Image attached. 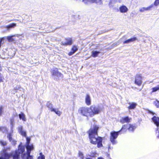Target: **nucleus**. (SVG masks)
Listing matches in <instances>:
<instances>
[{
  "label": "nucleus",
  "mask_w": 159,
  "mask_h": 159,
  "mask_svg": "<svg viewBox=\"0 0 159 159\" xmlns=\"http://www.w3.org/2000/svg\"><path fill=\"white\" fill-rule=\"evenodd\" d=\"M40 156L38 157V159H45L44 156L43 155L42 153H40Z\"/></svg>",
  "instance_id": "36"
},
{
  "label": "nucleus",
  "mask_w": 159,
  "mask_h": 159,
  "mask_svg": "<svg viewBox=\"0 0 159 159\" xmlns=\"http://www.w3.org/2000/svg\"><path fill=\"white\" fill-rule=\"evenodd\" d=\"M100 53V52L99 51H93L92 52L91 56L93 57H96L98 56Z\"/></svg>",
  "instance_id": "21"
},
{
  "label": "nucleus",
  "mask_w": 159,
  "mask_h": 159,
  "mask_svg": "<svg viewBox=\"0 0 159 159\" xmlns=\"http://www.w3.org/2000/svg\"><path fill=\"white\" fill-rule=\"evenodd\" d=\"M154 5L155 6L159 5V0H156L154 2Z\"/></svg>",
  "instance_id": "41"
},
{
  "label": "nucleus",
  "mask_w": 159,
  "mask_h": 159,
  "mask_svg": "<svg viewBox=\"0 0 159 159\" xmlns=\"http://www.w3.org/2000/svg\"><path fill=\"white\" fill-rule=\"evenodd\" d=\"M16 26V24L12 23L7 25L6 27L7 29H10L14 28Z\"/></svg>",
  "instance_id": "22"
},
{
  "label": "nucleus",
  "mask_w": 159,
  "mask_h": 159,
  "mask_svg": "<svg viewBox=\"0 0 159 159\" xmlns=\"http://www.w3.org/2000/svg\"><path fill=\"white\" fill-rule=\"evenodd\" d=\"M149 7H147V8L143 7L142 8H141L140 9L139 11L141 12H143V11H144L148 10L149 9Z\"/></svg>",
  "instance_id": "37"
},
{
  "label": "nucleus",
  "mask_w": 159,
  "mask_h": 159,
  "mask_svg": "<svg viewBox=\"0 0 159 159\" xmlns=\"http://www.w3.org/2000/svg\"><path fill=\"white\" fill-rule=\"evenodd\" d=\"M7 39L9 42H12L14 41V39L12 38V36H7Z\"/></svg>",
  "instance_id": "34"
},
{
  "label": "nucleus",
  "mask_w": 159,
  "mask_h": 159,
  "mask_svg": "<svg viewBox=\"0 0 159 159\" xmlns=\"http://www.w3.org/2000/svg\"><path fill=\"white\" fill-rule=\"evenodd\" d=\"M151 119L153 123L157 126L155 130L156 133H157L159 129V117L154 116Z\"/></svg>",
  "instance_id": "10"
},
{
  "label": "nucleus",
  "mask_w": 159,
  "mask_h": 159,
  "mask_svg": "<svg viewBox=\"0 0 159 159\" xmlns=\"http://www.w3.org/2000/svg\"><path fill=\"white\" fill-rule=\"evenodd\" d=\"M89 108V110L91 111H89V116L91 117H93L95 115L100 113L102 111V108L98 106L92 105L90 106Z\"/></svg>",
  "instance_id": "3"
},
{
  "label": "nucleus",
  "mask_w": 159,
  "mask_h": 159,
  "mask_svg": "<svg viewBox=\"0 0 159 159\" xmlns=\"http://www.w3.org/2000/svg\"><path fill=\"white\" fill-rule=\"evenodd\" d=\"M73 43V40L72 38H65L64 40L61 42V45L64 46H70Z\"/></svg>",
  "instance_id": "7"
},
{
  "label": "nucleus",
  "mask_w": 159,
  "mask_h": 159,
  "mask_svg": "<svg viewBox=\"0 0 159 159\" xmlns=\"http://www.w3.org/2000/svg\"><path fill=\"white\" fill-rule=\"evenodd\" d=\"M51 72L52 76L56 77L55 80L57 81H59L61 79H62L64 77L63 75L59 72L58 69L57 68L52 70Z\"/></svg>",
  "instance_id": "4"
},
{
  "label": "nucleus",
  "mask_w": 159,
  "mask_h": 159,
  "mask_svg": "<svg viewBox=\"0 0 159 159\" xmlns=\"http://www.w3.org/2000/svg\"><path fill=\"white\" fill-rule=\"evenodd\" d=\"M20 133L21 135L24 136L25 137H26V133L25 131L21 130L20 131Z\"/></svg>",
  "instance_id": "35"
},
{
  "label": "nucleus",
  "mask_w": 159,
  "mask_h": 159,
  "mask_svg": "<svg viewBox=\"0 0 159 159\" xmlns=\"http://www.w3.org/2000/svg\"><path fill=\"white\" fill-rule=\"evenodd\" d=\"M14 89H15L17 90V89H18V88H17V87H16V88H14Z\"/></svg>",
  "instance_id": "46"
},
{
  "label": "nucleus",
  "mask_w": 159,
  "mask_h": 159,
  "mask_svg": "<svg viewBox=\"0 0 159 159\" xmlns=\"http://www.w3.org/2000/svg\"><path fill=\"white\" fill-rule=\"evenodd\" d=\"M119 10L120 12L122 13L126 12L128 11V8L125 5H122L119 8Z\"/></svg>",
  "instance_id": "19"
},
{
  "label": "nucleus",
  "mask_w": 159,
  "mask_h": 159,
  "mask_svg": "<svg viewBox=\"0 0 159 159\" xmlns=\"http://www.w3.org/2000/svg\"><path fill=\"white\" fill-rule=\"evenodd\" d=\"M131 118L129 117L128 116H126L125 117H122L120 120V121L122 124H124L125 123H129L131 121Z\"/></svg>",
  "instance_id": "13"
},
{
  "label": "nucleus",
  "mask_w": 159,
  "mask_h": 159,
  "mask_svg": "<svg viewBox=\"0 0 159 159\" xmlns=\"http://www.w3.org/2000/svg\"><path fill=\"white\" fill-rule=\"evenodd\" d=\"M11 141L13 143V144L14 145H15L16 144V141L12 140Z\"/></svg>",
  "instance_id": "43"
},
{
  "label": "nucleus",
  "mask_w": 159,
  "mask_h": 159,
  "mask_svg": "<svg viewBox=\"0 0 159 159\" xmlns=\"http://www.w3.org/2000/svg\"><path fill=\"white\" fill-rule=\"evenodd\" d=\"M86 159H91V158H86Z\"/></svg>",
  "instance_id": "47"
},
{
  "label": "nucleus",
  "mask_w": 159,
  "mask_h": 159,
  "mask_svg": "<svg viewBox=\"0 0 159 159\" xmlns=\"http://www.w3.org/2000/svg\"><path fill=\"white\" fill-rule=\"evenodd\" d=\"M0 131L2 133H4L7 131V128L5 126H0Z\"/></svg>",
  "instance_id": "25"
},
{
  "label": "nucleus",
  "mask_w": 159,
  "mask_h": 159,
  "mask_svg": "<svg viewBox=\"0 0 159 159\" xmlns=\"http://www.w3.org/2000/svg\"><path fill=\"white\" fill-rule=\"evenodd\" d=\"M142 77L141 74H136L135 77L134 83L140 86L142 83Z\"/></svg>",
  "instance_id": "9"
},
{
  "label": "nucleus",
  "mask_w": 159,
  "mask_h": 159,
  "mask_svg": "<svg viewBox=\"0 0 159 159\" xmlns=\"http://www.w3.org/2000/svg\"><path fill=\"white\" fill-rule=\"evenodd\" d=\"M5 39V37H4L0 38V48L1 47V44L4 43V41Z\"/></svg>",
  "instance_id": "32"
},
{
  "label": "nucleus",
  "mask_w": 159,
  "mask_h": 159,
  "mask_svg": "<svg viewBox=\"0 0 159 159\" xmlns=\"http://www.w3.org/2000/svg\"><path fill=\"white\" fill-rule=\"evenodd\" d=\"M59 29V28H56V29Z\"/></svg>",
  "instance_id": "48"
},
{
  "label": "nucleus",
  "mask_w": 159,
  "mask_h": 159,
  "mask_svg": "<svg viewBox=\"0 0 159 159\" xmlns=\"http://www.w3.org/2000/svg\"><path fill=\"white\" fill-rule=\"evenodd\" d=\"M85 103L88 106H89L91 104V98L90 95L88 94H87L86 95L85 97Z\"/></svg>",
  "instance_id": "15"
},
{
  "label": "nucleus",
  "mask_w": 159,
  "mask_h": 159,
  "mask_svg": "<svg viewBox=\"0 0 159 159\" xmlns=\"http://www.w3.org/2000/svg\"><path fill=\"white\" fill-rule=\"evenodd\" d=\"M26 155V153H24L22 154L21 157L22 159H24L25 158V157Z\"/></svg>",
  "instance_id": "42"
},
{
  "label": "nucleus",
  "mask_w": 159,
  "mask_h": 159,
  "mask_svg": "<svg viewBox=\"0 0 159 159\" xmlns=\"http://www.w3.org/2000/svg\"><path fill=\"white\" fill-rule=\"evenodd\" d=\"M19 116L20 120L22 119L23 121H26V118L25 114L22 112H21L20 114H19Z\"/></svg>",
  "instance_id": "20"
},
{
  "label": "nucleus",
  "mask_w": 159,
  "mask_h": 159,
  "mask_svg": "<svg viewBox=\"0 0 159 159\" xmlns=\"http://www.w3.org/2000/svg\"><path fill=\"white\" fill-rule=\"evenodd\" d=\"M128 124H127L124 125L122 126L121 129L118 131V132L120 133V134H124L127 132V130H128Z\"/></svg>",
  "instance_id": "12"
},
{
  "label": "nucleus",
  "mask_w": 159,
  "mask_h": 159,
  "mask_svg": "<svg viewBox=\"0 0 159 159\" xmlns=\"http://www.w3.org/2000/svg\"><path fill=\"white\" fill-rule=\"evenodd\" d=\"M78 112L81 115L88 117L89 114V108L86 107H80L78 110Z\"/></svg>",
  "instance_id": "5"
},
{
  "label": "nucleus",
  "mask_w": 159,
  "mask_h": 159,
  "mask_svg": "<svg viewBox=\"0 0 159 159\" xmlns=\"http://www.w3.org/2000/svg\"><path fill=\"white\" fill-rule=\"evenodd\" d=\"M0 144L2 146H5L7 145V143L5 141L3 140H0Z\"/></svg>",
  "instance_id": "29"
},
{
  "label": "nucleus",
  "mask_w": 159,
  "mask_h": 159,
  "mask_svg": "<svg viewBox=\"0 0 159 159\" xmlns=\"http://www.w3.org/2000/svg\"><path fill=\"white\" fill-rule=\"evenodd\" d=\"M128 104L129 106L128 107V108L129 110L134 109L137 105V104L134 102H129Z\"/></svg>",
  "instance_id": "17"
},
{
  "label": "nucleus",
  "mask_w": 159,
  "mask_h": 159,
  "mask_svg": "<svg viewBox=\"0 0 159 159\" xmlns=\"http://www.w3.org/2000/svg\"><path fill=\"white\" fill-rule=\"evenodd\" d=\"M3 108L2 106H0V116H1L2 114Z\"/></svg>",
  "instance_id": "40"
},
{
  "label": "nucleus",
  "mask_w": 159,
  "mask_h": 159,
  "mask_svg": "<svg viewBox=\"0 0 159 159\" xmlns=\"http://www.w3.org/2000/svg\"><path fill=\"white\" fill-rule=\"evenodd\" d=\"M4 78L2 74L0 73V83L3 82Z\"/></svg>",
  "instance_id": "39"
},
{
  "label": "nucleus",
  "mask_w": 159,
  "mask_h": 159,
  "mask_svg": "<svg viewBox=\"0 0 159 159\" xmlns=\"http://www.w3.org/2000/svg\"><path fill=\"white\" fill-rule=\"evenodd\" d=\"M137 39V38L135 37H134L129 39H127L123 42L124 44L128 43L131 42H134Z\"/></svg>",
  "instance_id": "18"
},
{
  "label": "nucleus",
  "mask_w": 159,
  "mask_h": 159,
  "mask_svg": "<svg viewBox=\"0 0 159 159\" xmlns=\"http://www.w3.org/2000/svg\"><path fill=\"white\" fill-rule=\"evenodd\" d=\"M78 49V47L75 45H73L70 51L68 53L69 56H71L75 53Z\"/></svg>",
  "instance_id": "11"
},
{
  "label": "nucleus",
  "mask_w": 159,
  "mask_h": 159,
  "mask_svg": "<svg viewBox=\"0 0 159 159\" xmlns=\"http://www.w3.org/2000/svg\"><path fill=\"white\" fill-rule=\"evenodd\" d=\"M158 131V135L157 136V138L159 139V131Z\"/></svg>",
  "instance_id": "44"
},
{
  "label": "nucleus",
  "mask_w": 159,
  "mask_h": 159,
  "mask_svg": "<svg viewBox=\"0 0 159 159\" xmlns=\"http://www.w3.org/2000/svg\"><path fill=\"white\" fill-rule=\"evenodd\" d=\"M120 133L118 131H112L110 133V140L113 144L116 143L115 139L117 138Z\"/></svg>",
  "instance_id": "6"
},
{
  "label": "nucleus",
  "mask_w": 159,
  "mask_h": 159,
  "mask_svg": "<svg viewBox=\"0 0 159 159\" xmlns=\"http://www.w3.org/2000/svg\"><path fill=\"white\" fill-rule=\"evenodd\" d=\"M46 106L48 108L50 109V110L52 112H54L58 116H60L61 114V112L58 110V109H55L53 108L52 104L48 102L46 105Z\"/></svg>",
  "instance_id": "8"
},
{
  "label": "nucleus",
  "mask_w": 159,
  "mask_h": 159,
  "mask_svg": "<svg viewBox=\"0 0 159 159\" xmlns=\"http://www.w3.org/2000/svg\"><path fill=\"white\" fill-rule=\"evenodd\" d=\"M155 105L157 108L159 107V101L156 100L154 102Z\"/></svg>",
  "instance_id": "33"
},
{
  "label": "nucleus",
  "mask_w": 159,
  "mask_h": 159,
  "mask_svg": "<svg viewBox=\"0 0 159 159\" xmlns=\"http://www.w3.org/2000/svg\"><path fill=\"white\" fill-rule=\"evenodd\" d=\"M82 2L86 5H88L92 3V0H82Z\"/></svg>",
  "instance_id": "23"
},
{
  "label": "nucleus",
  "mask_w": 159,
  "mask_h": 159,
  "mask_svg": "<svg viewBox=\"0 0 159 159\" xmlns=\"http://www.w3.org/2000/svg\"><path fill=\"white\" fill-rule=\"evenodd\" d=\"M97 159H104L102 157H99Z\"/></svg>",
  "instance_id": "45"
},
{
  "label": "nucleus",
  "mask_w": 159,
  "mask_h": 159,
  "mask_svg": "<svg viewBox=\"0 0 159 159\" xmlns=\"http://www.w3.org/2000/svg\"><path fill=\"white\" fill-rule=\"evenodd\" d=\"M26 142L25 145H29L31 139L30 137H26Z\"/></svg>",
  "instance_id": "31"
},
{
  "label": "nucleus",
  "mask_w": 159,
  "mask_h": 159,
  "mask_svg": "<svg viewBox=\"0 0 159 159\" xmlns=\"http://www.w3.org/2000/svg\"><path fill=\"white\" fill-rule=\"evenodd\" d=\"M128 130L129 131L133 132L136 128V126L134 124H128Z\"/></svg>",
  "instance_id": "16"
},
{
  "label": "nucleus",
  "mask_w": 159,
  "mask_h": 159,
  "mask_svg": "<svg viewBox=\"0 0 159 159\" xmlns=\"http://www.w3.org/2000/svg\"><path fill=\"white\" fill-rule=\"evenodd\" d=\"M99 129V126L94 124L87 131L90 143L93 145H97L98 148L103 146L102 143L103 139L98 136Z\"/></svg>",
  "instance_id": "1"
},
{
  "label": "nucleus",
  "mask_w": 159,
  "mask_h": 159,
  "mask_svg": "<svg viewBox=\"0 0 159 159\" xmlns=\"http://www.w3.org/2000/svg\"><path fill=\"white\" fill-rule=\"evenodd\" d=\"M25 147L27 150V154L30 153L31 151L34 149V146L33 144H31L30 145H25Z\"/></svg>",
  "instance_id": "14"
},
{
  "label": "nucleus",
  "mask_w": 159,
  "mask_h": 159,
  "mask_svg": "<svg viewBox=\"0 0 159 159\" xmlns=\"http://www.w3.org/2000/svg\"><path fill=\"white\" fill-rule=\"evenodd\" d=\"M152 93H154L157 91V90H159V85H158L157 87L152 88Z\"/></svg>",
  "instance_id": "27"
},
{
  "label": "nucleus",
  "mask_w": 159,
  "mask_h": 159,
  "mask_svg": "<svg viewBox=\"0 0 159 159\" xmlns=\"http://www.w3.org/2000/svg\"><path fill=\"white\" fill-rule=\"evenodd\" d=\"M7 137L10 142H11L12 140V134L11 133L8 134Z\"/></svg>",
  "instance_id": "30"
},
{
  "label": "nucleus",
  "mask_w": 159,
  "mask_h": 159,
  "mask_svg": "<svg viewBox=\"0 0 159 159\" xmlns=\"http://www.w3.org/2000/svg\"><path fill=\"white\" fill-rule=\"evenodd\" d=\"M93 3H95L98 5L102 4V0H92Z\"/></svg>",
  "instance_id": "24"
},
{
  "label": "nucleus",
  "mask_w": 159,
  "mask_h": 159,
  "mask_svg": "<svg viewBox=\"0 0 159 159\" xmlns=\"http://www.w3.org/2000/svg\"><path fill=\"white\" fill-rule=\"evenodd\" d=\"M78 156L80 158V159H84V157L83 153L80 151H79L78 153Z\"/></svg>",
  "instance_id": "26"
},
{
  "label": "nucleus",
  "mask_w": 159,
  "mask_h": 159,
  "mask_svg": "<svg viewBox=\"0 0 159 159\" xmlns=\"http://www.w3.org/2000/svg\"><path fill=\"white\" fill-rule=\"evenodd\" d=\"M25 151V147L20 144L18 146L17 150L9 154L6 152L7 149H4L0 152V159H9L11 157L13 159H20V154H23Z\"/></svg>",
  "instance_id": "2"
},
{
  "label": "nucleus",
  "mask_w": 159,
  "mask_h": 159,
  "mask_svg": "<svg viewBox=\"0 0 159 159\" xmlns=\"http://www.w3.org/2000/svg\"><path fill=\"white\" fill-rule=\"evenodd\" d=\"M141 89H141L139 90H140V91L141 90Z\"/></svg>",
  "instance_id": "49"
},
{
  "label": "nucleus",
  "mask_w": 159,
  "mask_h": 159,
  "mask_svg": "<svg viewBox=\"0 0 159 159\" xmlns=\"http://www.w3.org/2000/svg\"><path fill=\"white\" fill-rule=\"evenodd\" d=\"M147 111V112L148 114H150L152 115H156V113L153 111H152L149 110L148 109H147L146 110Z\"/></svg>",
  "instance_id": "28"
},
{
  "label": "nucleus",
  "mask_w": 159,
  "mask_h": 159,
  "mask_svg": "<svg viewBox=\"0 0 159 159\" xmlns=\"http://www.w3.org/2000/svg\"><path fill=\"white\" fill-rule=\"evenodd\" d=\"M30 153H27V156L26 159H33V156L30 155Z\"/></svg>",
  "instance_id": "38"
}]
</instances>
